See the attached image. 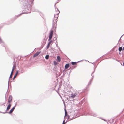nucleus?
I'll use <instances>...</instances> for the list:
<instances>
[{"label":"nucleus","mask_w":124,"mask_h":124,"mask_svg":"<svg viewBox=\"0 0 124 124\" xmlns=\"http://www.w3.org/2000/svg\"><path fill=\"white\" fill-rule=\"evenodd\" d=\"M77 93H72L70 95H69L70 96H69V97L70 98L73 99L77 96Z\"/></svg>","instance_id":"obj_5"},{"label":"nucleus","mask_w":124,"mask_h":124,"mask_svg":"<svg viewBox=\"0 0 124 124\" xmlns=\"http://www.w3.org/2000/svg\"><path fill=\"white\" fill-rule=\"evenodd\" d=\"M17 75V74H16L14 75V76H15V77H16V76Z\"/></svg>","instance_id":"obj_29"},{"label":"nucleus","mask_w":124,"mask_h":124,"mask_svg":"<svg viewBox=\"0 0 124 124\" xmlns=\"http://www.w3.org/2000/svg\"><path fill=\"white\" fill-rule=\"evenodd\" d=\"M49 57V56L48 55H46V56L45 57V58L46 59H48Z\"/></svg>","instance_id":"obj_21"},{"label":"nucleus","mask_w":124,"mask_h":124,"mask_svg":"<svg viewBox=\"0 0 124 124\" xmlns=\"http://www.w3.org/2000/svg\"><path fill=\"white\" fill-rule=\"evenodd\" d=\"M123 66H124V62H123Z\"/></svg>","instance_id":"obj_34"},{"label":"nucleus","mask_w":124,"mask_h":124,"mask_svg":"<svg viewBox=\"0 0 124 124\" xmlns=\"http://www.w3.org/2000/svg\"><path fill=\"white\" fill-rule=\"evenodd\" d=\"M89 114L93 116L94 117H96L97 116V115L96 114L93 112L91 113L90 112H89Z\"/></svg>","instance_id":"obj_8"},{"label":"nucleus","mask_w":124,"mask_h":124,"mask_svg":"<svg viewBox=\"0 0 124 124\" xmlns=\"http://www.w3.org/2000/svg\"><path fill=\"white\" fill-rule=\"evenodd\" d=\"M57 41H56V43H57Z\"/></svg>","instance_id":"obj_39"},{"label":"nucleus","mask_w":124,"mask_h":124,"mask_svg":"<svg viewBox=\"0 0 124 124\" xmlns=\"http://www.w3.org/2000/svg\"><path fill=\"white\" fill-rule=\"evenodd\" d=\"M124 46L123 47V49H122V50H124Z\"/></svg>","instance_id":"obj_32"},{"label":"nucleus","mask_w":124,"mask_h":124,"mask_svg":"<svg viewBox=\"0 0 124 124\" xmlns=\"http://www.w3.org/2000/svg\"><path fill=\"white\" fill-rule=\"evenodd\" d=\"M65 117L67 115V112H66V110L65 109Z\"/></svg>","instance_id":"obj_19"},{"label":"nucleus","mask_w":124,"mask_h":124,"mask_svg":"<svg viewBox=\"0 0 124 124\" xmlns=\"http://www.w3.org/2000/svg\"><path fill=\"white\" fill-rule=\"evenodd\" d=\"M122 50V47H120L119 48V49H118L119 51L120 52Z\"/></svg>","instance_id":"obj_18"},{"label":"nucleus","mask_w":124,"mask_h":124,"mask_svg":"<svg viewBox=\"0 0 124 124\" xmlns=\"http://www.w3.org/2000/svg\"><path fill=\"white\" fill-rule=\"evenodd\" d=\"M77 62H71V64L72 65H75L76 64Z\"/></svg>","instance_id":"obj_20"},{"label":"nucleus","mask_w":124,"mask_h":124,"mask_svg":"<svg viewBox=\"0 0 124 124\" xmlns=\"http://www.w3.org/2000/svg\"><path fill=\"white\" fill-rule=\"evenodd\" d=\"M102 120H103L104 121H106V120H105V119H102Z\"/></svg>","instance_id":"obj_33"},{"label":"nucleus","mask_w":124,"mask_h":124,"mask_svg":"<svg viewBox=\"0 0 124 124\" xmlns=\"http://www.w3.org/2000/svg\"><path fill=\"white\" fill-rule=\"evenodd\" d=\"M15 109V107H13L10 110V111L8 112H7V113H9V114H11L13 111Z\"/></svg>","instance_id":"obj_11"},{"label":"nucleus","mask_w":124,"mask_h":124,"mask_svg":"<svg viewBox=\"0 0 124 124\" xmlns=\"http://www.w3.org/2000/svg\"><path fill=\"white\" fill-rule=\"evenodd\" d=\"M12 101V97L11 95L9 96V100H8V103H10Z\"/></svg>","instance_id":"obj_9"},{"label":"nucleus","mask_w":124,"mask_h":124,"mask_svg":"<svg viewBox=\"0 0 124 124\" xmlns=\"http://www.w3.org/2000/svg\"><path fill=\"white\" fill-rule=\"evenodd\" d=\"M54 64H55V65H56L57 64V63H54Z\"/></svg>","instance_id":"obj_36"},{"label":"nucleus","mask_w":124,"mask_h":124,"mask_svg":"<svg viewBox=\"0 0 124 124\" xmlns=\"http://www.w3.org/2000/svg\"><path fill=\"white\" fill-rule=\"evenodd\" d=\"M55 10L56 11V15H54V18L55 19V18H56V19H55V20H57V18L58 17V15L59 14V13H60V11L58 10V9L57 8H55Z\"/></svg>","instance_id":"obj_1"},{"label":"nucleus","mask_w":124,"mask_h":124,"mask_svg":"<svg viewBox=\"0 0 124 124\" xmlns=\"http://www.w3.org/2000/svg\"><path fill=\"white\" fill-rule=\"evenodd\" d=\"M18 73V71H17L16 73V74H17Z\"/></svg>","instance_id":"obj_31"},{"label":"nucleus","mask_w":124,"mask_h":124,"mask_svg":"<svg viewBox=\"0 0 124 124\" xmlns=\"http://www.w3.org/2000/svg\"><path fill=\"white\" fill-rule=\"evenodd\" d=\"M17 75V74H16L14 75V76H15V77H16V76Z\"/></svg>","instance_id":"obj_30"},{"label":"nucleus","mask_w":124,"mask_h":124,"mask_svg":"<svg viewBox=\"0 0 124 124\" xmlns=\"http://www.w3.org/2000/svg\"><path fill=\"white\" fill-rule=\"evenodd\" d=\"M34 0H33L30 3L28 2V1H27L26 2L25 1V3L26 4L28 8H30L32 6V5H31V4L33 3Z\"/></svg>","instance_id":"obj_2"},{"label":"nucleus","mask_w":124,"mask_h":124,"mask_svg":"<svg viewBox=\"0 0 124 124\" xmlns=\"http://www.w3.org/2000/svg\"><path fill=\"white\" fill-rule=\"evenodd\" d=\"M58 2H56V3L55 4V5H54V6H55H55H56V4L57 3H58Z\"/></svg>","instance_id":"obj_28"},{"label":"nucleus","mask_w":124,"mask_h":124,"mask_svg":"<svg viewBox=\"0 0 124 124\" xmlns=\"http://www.w3.org/2000/svg\"><path fill=\"white\" fill-rule=\"evenodd\" d=\"M57 41H56V43H57Z\"/></svg>","instance_id":"obj_40"},{"label":"nucleus","mask_w":124,"mask_h":124,"mask_svg":"<svg viewBox=\"0 0 124 124\" xmlns=\"http://www.w3.org/2000/svg\"><path fill=\"white\" fill-rule=\"evenodd\" d=\"M57 61L58 62H59L61 61V58L59 56H58L57 57Z\"/></svg>","instance_id":"obj_14"},{"label":"nucleus","mask_w":124,"mask_h":124,"mask_svg":"<svg viewBox=\"0 0 124 124\" xmlns=\"http://www.w3.org/2000/svg\"><path fill=\"white\" fill-rule=\"evenodd\" d=\"M56 47L58 49H59V50H60V48L59 47L57 43L56 44Z\"/></svg>","instance_id":"obj_22"},{"label":"nucleus","mask_w":124,"mask_h":124,"mask_svg":"<svg viewBox=\"0 0 124 124\" xmlns=\"http://www.w3.org/2000/svg\"><path fill=\"white\" fill-rule=\"evenodd\" d=\"M92 64H94V63H92Z\"/></svg>","instance_id":"obj_38"},{"label":"nucleus","mask_w":124,"mask_h":124,"mask_svg":"<svg viewBox=\"0 0 124 124\" xmlns=\"http://www.w3.org/2000/svg\"><path fill=\"white\" fill-rule=\"evenodd\" d=\"M53 30H51L49 36V38L48 39L49 41L50 40L52 39L53 36Z\"/></svg>","instance_id":"obj_7"},{"label":"nucleus","mask_w":124,"mask_h":124,"mask_svg":"<svg viewBox=\"0 0 124 124\" xmlns=\"http://www.w3.org/2000/svg\"><path fill=\"white\" fill-rule=\"evenodd\" d=\"M107 123L108 124V122H107Z\"/></svg>","instance_id":"obj_41"},{"label":"nucleus","mask_w":124,"mask_h":124,"mask_svg":"<svg viewBox=\"0 0 124 124\" xmlns=\"http://www.w3.org/2000/svg\"><path fill=\"white\" fill-rule=\"evenodd\" d=\"M56 20H55V22H54L53 23V27L52 28V29H54V30H55L56 29V22L57 21H56ZM54 20L53 21V22H54Z\"/></svg>","instance_id":"obj_4"},{"label":"nucleus","mask_w":124,"mask_h":124,"mask_svg":"<svg viewBox=\"0 0 124 124\" xmlns=\"http://www.w3.org/2000/svg\"><path fill=\"white\" fill-rule=\"evenodd\" d=\"M16 68V66H15L14 65H13V68L12 69H13V71L14 70V69H15Z\"/></svg>","instance_id":"obj_23"},{"label":"nucleus","mask_w":124,"mask_h":124,"mask_svg":"<svg viewBox=\"0 0 124 124\" xmlns=\"http://www.w3.org/2000/svg\"><path fill=\"white\" fill-rule=\"evenodd\" d=\"M41 52H37L34 55L33 57H35L38 56L41 53Z\"/></svg>","instance_id":"obj_10"},{"label":"nucleus","mask_w":124,"mask_h":124,"mask_svg":"<svg viewBox=\"0 0 124 124\" xmlns=\"http://www.w3.org/2000/svg\"><path fill=\"white\" fill-rule=\"evenodd\" d=\"M16 78V77H15V76H14L13 78V80H14V79Z\"/></svg>","instance_id":"obj_25"},{"label":"nucleus","mask_w":124,"mask_h":124,"mask_svg":"<svg viewBox=\"0 0 124 124\" xmlns=\"http://www.w3.org/2000/svg\"><path fill=\"white\" fill-rule=\"evenodd\" d=\"M9 80H10V79H9V81H8V88H9Z\"/></svg>","instance_id":"obj_26"},{"label":"nucleus","mask_w":124,"mask_h":124,"mask_svg":"<svg viewBox=\"0 0 124 124\" xmlns=\"http://www.w3.org/2000/svg\"><path fill=\"white\" fill-rule=\"evenodd\" d=\"M0 43L1 44H2V45L4 46V42L2 41V40L1 39V38L0 37Z\"/></svg>","instance_id":"obj_16"},{"label":"nucleus","mask_w":124,"mask_h":124,"mask_svg":"<svg viewBox=\"0 0 124 124\" xmlns=\"http://www.w3.org/2000/svg\"><path fill=\"white\" fill-rule=\"evenodd\" d=\"M52 41V40H51L48 42L47 47V49H48L49 48V47L50 45L51 44Z\"/></svg>","instance_id":"obj_12"},{"label":"nucleus","mask_w":124,"mask_h":124,"mask_svg":"<svg viewBox=\"0 0 124 124\" xmlns=\"http://www.w3.org/2000/svg\"><path fill=\"white\" fill-rule=\"evenodd\" d=\"M16 103L15 104V106L14 107H15V108L16 107Z\"/></svg>","instance_id":"obj_27"},{"label":"nucleus","mask_w":124,"mask_h":124,"mask_svg":"<svg viewBox=\"0 0 124 124\" xmlns=\"http://www.w3.org/2000/svg\"><path fill=\"white\" fill-rule=\"evenodd\" d=\"M80 62V61H78V62Z\"/></svg>","instance_id":"obj_42"},{"label":"nucleus","mask_w":124,"mask_h":124,"mask_svg":"<svg viewBox=\"0 0 124 124\" xmlns=\"http://www.w3.org/2000/svg\"><path fill=\"white\" fill-rule=\"evenodd\" d=\"M123 35H124V34H123V35H122L121 36V37L120 38V39H121V37H122V36Z\"/></svg>","instance_id":"obj_35"},{"label":"nucleus","mask_w":124,"mask_h":124,"mask_svg":"<svg viewBox=\"0 0 124 124\" xmlns=\"http://www.w3.org/2000/svg\"><path fill=\"white\" fill-rule=\"evenodd\" d=\"M65 120H64L63 122V124H65V123L67 122V121H66L65 122Z\"/></svg>","instance_id":"obj_24"},{"label":"nucleus","mask_w":124,"mask_h":124,"mask_svg":"<svg viewBox=\"0 0 124 124\" xmlns=\"http://www.w3.org/2000/svg\"><path fill=\"white\" fill-rule=\"evenodd\" d=\"M119 54H120V53H119Z\"/></svg>","instance_id":"obj_44"},{"label":"nucleus","mask_w":124,"mask_h":124,"mask_svg":"<svg viewBox=\"0 0 124 124\" xmlns=\"http://www.w3.org/2000/svg\"><path fill=\"white\" fill-rule=\"evenodd\" d=\"M96 67H95V66H94V71L93 72H92V75H92V78L91 79V80L90 81V83H89V84H91V81H92V79L93 78V75H92V74L94 72V71H95V68H96Z\"/></svg>","instance_id":"obj_13"},{"label":"nucleus","mask_w":124,"mask_h":124,"mask_svg":"<svg viewBox=\"0 0 124 124\" xmlns=\"http://www.w3.org/2000/svg\"><path fill=\"white\" fill-rule=\"evenodd\" d=\"M11 106V105L10 104H9L7 106V108H6V111L5 112H0V113H2L3 114H5L6 113H7L6 112L10 108V107Z\"/></svg>","instance_id":"obj_6"},{"label":"nucleus","mask_w":124,"mask_h":124,"mask_svg":"<svg viewBox=\"0 0 124 124\" xmlns=\"http://www.w3.org/2000/svg\"><path fill=\"white\" fill-rule=\"evenodd\" d=\"M75 116H74V115L73 114L71 115H68V118L69 120H71L72 119H74L76 117H79V116H77L76 117H75Z\"/></svg>","instance_id":"obj_3"},{"label":"nucleus","mask_w":124,"mask_h":124,"mask_svg":"<svg viewBox=\"0 0 124 124\" xmlns=\"http://www.w3.org/2000/svg\"><path fill=\"white\" fill-rule=\"evenodd\" d=\"M121 63V65H123L121 63Z\"/></svg>","instance_id":"obj_37"},{"label":"nucleus","mask_w":124,"mask_h":124,"mask_svg":"<svg viewBox=\"0 0 124 124\" xmlns=\"http://www.w3.org/2000/svg\"><path fill=\"white\" fill-rule=\"evenodd\" d=\"M69 66V64H67L65 66V68L66 69L68 68Z\"/></svg>","instance_id":"obj_15"},{"label":"nucleus","mask_w":124,"mask_h":124,"mask_svg":"<svg viewBox=\"0 0 124 124\" xmlns=\"http://www.w3.org/2000/svg\"><path fill=\"white\" fill-rule=\"evenodd\" d=\"M13 72V69H12L10 75L9 77V78H12V75Z\"/></svg>","instance_id":"obj_17"},{"label":"nucleus","mask_w":124,"mask_h":124,"mask_svg":"<svg viewBox=\"0 0 124 124\" xmlns=\"http://www.w3.org/2000/svg\"><path fill=\"white\" fill-rule=\"evenodd\" d=\"M60 74L59 75V76H60Z\"/></svg>","instance_id":"obj_43"}]
</instances>
